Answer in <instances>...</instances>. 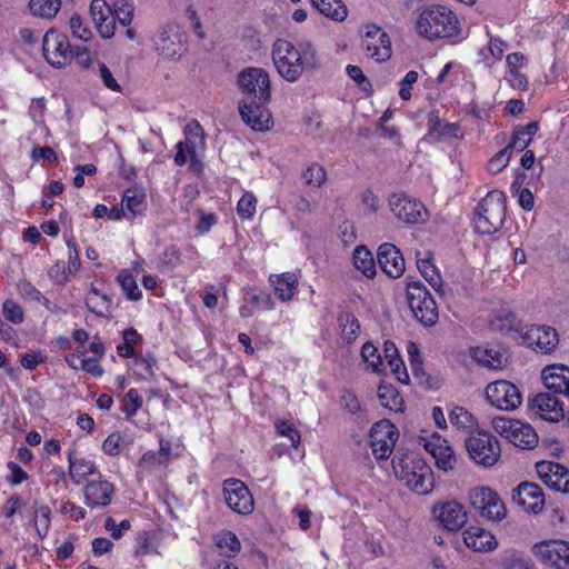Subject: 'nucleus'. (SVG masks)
I'll return each mask as SVG.
<instances>
[{
    "instance_id": "1",
    "label": "nucleus",
    "mask_w": 569,
    "mask_h": 569,
    "mask_svg": "<svg viewBox=\"0 0 569 569\" xmlns=\"http://www.w3.org/2000/svg\"><path fill=\"white\" fill-rule=\"evenodd\" d=\"M272 60L277 72L288 82H297L305 72L320 67V58L313 43L302 40L292 43L278 39L272 46Z\"/></svg>"
},
{
    "instance_id": "2",
    "label": "nucleus",
    "mask_w": 569,
    "mask_h": 569,
    "mask_svg": "<svg viewBox=\"0 0 569 569\" xmlns=\"http://www.w3.org/2000/svg\"><path fill=\"white\" fill-rule=\"evenodd\" d=\"M393 471L397 478L418 495H429L435 488L431 467L415 455L395 457Z\"/></svg>"
},
{
    "instance_id": "3",
    "label": "nucleus",
    "mask_w": 569,
    "mask_h": 569,
    "mask_svg": "<svg viewBox=\"0 0 569 569\" xmlns=\"http://www.w3.org/2000/svg\"><path fill=\"white\" fill-rule=\"evenodd\" d=\"M417 31L429 40L448 38L458 33L459 21L449 8L431 6L420 13L417 20Z\"/></svg>"
},
{
    "instance_id": "4",
    "label": "nucleus",
    "mask_w": 569,
    "mask_h": 569,
    "mask_svg": "<svg viewBox=\"0 0 569 569\" xmlns=\"http://www.w3.org/2000/svg\"><path fill=\"white\" fill-rule=\"evenodd\" d=\"M506 219V196L502 191L493 190L479 202L475 228L482 234H491L498 231Z\"/></svg>"
},
{
    "instance_id": "5",
    "label": "nucleus",
    "mask_w": 569,
    "mask_h": 569,
    "mask_svg": "<svg viewBox=\"0 0 569 569\" xmlns=\"http://www.w3.org/2000/svg\"><path fill=\"white\" fill-rule=\"evenodd\" d=\"M177 152L174 163L184 166L190 159V167L198 170L201 166V157L206 150L204 131L200 123L196 120L190 121L184 127V140L179 141L176 146Z\"/></svg>"
},
{
    "instance_id": "6",
    "label": "nucleus",
    "mask_w": 569,
    "mask_h": 569,
    "mask_svg": "<svg viewBox=\"0 0 569 569\" xmlns=\"http://www.w3.org/2000/svg\"><path fill=\"white\" fill-rule=\"evenodd\" d=\"M465 443L470 459L485 468L495 466L501 456L499 441L488 431H471Z\"/></svg>"
},
{
    "instance_id": "7",
    "label": "nucleus",
    "mask_w": 569,
    "mask_h": 569,
    "mask_svg": "<svg viewBox=\"0 0 569 569\" xmlns=\"http://www.w3.org/2000/svg\"><path fill=\"white\" fill-rule=\"evenodd\" d=\"M407 299L413 317L423 326H433L438 319L437 305L420 281L407 284Z\"/></svg>"
},
{
    "instance_id": "8",
    "label": "nucleus",
    "mask_w": 569,
    "mask_h": 569,
    "mask_svg": "<svg viewBox=\"0 0 569 569\" xmlns=\"http://www.w3.org/2000/svg\"><path fill=\"white\" fill-rule=\"evenodd\" d=\"M238 86L246 96L244 101L269 102L271 99L270 77L262 68L243 69L238 76Z\"/></svg>"
},
{
    "instance_id": "9",
    "label": "nucleus",
    "mask_w": 569,
    "mask_h": 569,
    "mask_svg": "<svg viewBox=\"0 0 569 569\" xmlns=\"http://www.w3.org/2000/svg\"><path fill=\"white\" fill-rule=\"evenodd\" d=\"M493 429L510 443L522 449H532L538 443L533 428L520 420L499 417L493 419Z\"/></svg>"
},
{
    "instance_id": "10",
    "label": "nucleus",
    "mask_w": 569,
    "mask_h": 569,
    "mask_svg": "<svg viewBox=\"0 0 569 569\" xmlns=\"http://www.w3.org/2000/svg\"><path fill=\"white\" fill-rule=\"evenodd\" d=\"M472 508L489 521H500L507 515V509L499 495L489 487H476L469 491Z\"/></svg>"
},
{
    "instance_id": "11",
    "label": "nucleus",
    "mask_w": 569,
    "mask_h": 569,
    "mask_svg": "<svg viewBox=\"0 0 569 569\" xmlns=\"http://www.w3.org/2000/svg\"><path fill=\"white\" fill-rule=\"evenodd\" d=\"M388 204L393 216L408 224L422 223L427 220V209L423 203L406 193H392Z\"/></svg>"
},
{
    "instance_id": "12",
    "label": "nucleus",
    "mask_w": 569,
    "mask_h": 569,
    "mask_svg": "<svg viewBox=\"0 0 569 569\" xmlns=\"http://www.w3.org/2000/svg\"><path fill=\"white\" fill-rule=\"evenodd\" d=\"M370 446L377 459H388L399 438L397 427L387 419L376 422L370 429Z\"/></svg>"
},
{
    "instance_id": "13",
    "label": "nucleus",
    "mask_w": 569,
    "mask_h": 569,
    "mask_svg": "<svg viewBox=\"0 0 569 569\" xmlns=\"http://www.w3.org/2000/svg\"><path fill=\"white\" fill-rule=\"evenodd\" d=\"M42 51L47 62L56 68L66 67L72 59V50L67 36L54 29L44 33Z\"/></svg>"
},
{
    "instance_id": "14",
    "label": "nucleus",
    "mask_w": 569,
    "mask_h": 569,
    "mask_svg": "<svg viewBox=\"0 0 569 569\" xmlns=\"http://www.w3.org/2000/svg\"><path fill=\"white\" fill-rule=\"evenodd\" d=\"M488 402L500 410H513L522 402V396L518 387L507 380H498L489 383L485 390Z\"/></svg>"
},
{
    "instance_id": "15",
    "label": "nucleus",
    "mask_w": 569,
    "mask_h": 569,
    "mask_svg": "<svg viewBox=\"0 0 569 569\" xmlns=\"http://www.w3.org/2000/svg\"><path fill=\"white\" fill-rule=\"evenodd\" d=\"M222 490L224 501L232 511L242 516H248L253 511V497L243 481L236 478L226 479Z\"/></svg>"
},
{
    "instance_id": "16",
    "label": "nucleus",
    "mask_w": 569,
    "mask_h": 569,
    "mask_svg": "<svg viewBox=\"0 0 569 569\" xmlns=\"http://www.w3.org/2000/svg\"><path fill=\"white\" fill-rule=\"evenodd\" d=\"M537 558L553 569H569V543L562 540L541 541L533 546Z\"/></svg>"
},
{
    "instance_id": "17",
    "label": "nucleus",
    "mask_w": 569,
    "mask_h": 569,
    "mask_svg": "<svg viewBox=\"0 0 569 569\" xmlns=\"http://www.w3.org/2000/svg\"><path fill=\"white\" fill-rule=\"evenodd\" d=\"M186 37L178 24H167L154 38L156 50L164 59L181 57Z\"/></svg>"
},
{
    "instance_id": "18",
    "label": "nucleus",
    "mask_w": 569,
    "mask_h": 569,
    "mask_svg": "<svg viewBox=\"0 0 569 569\" xmlns=\"http://www.w3.org/2000/svg\"><path fill=\"white\" fill-rule=\"evenodd\" d=\"M362 47L366 54L377 62L386 61L391 57L390 38L387 32L378 26L371 24L366 27Z\"/></svg>"
},
{
    "instance_id": "19",
    "label": "nucleus",
    "mask_w": 569,
    "mask_h": 569,
    "mask_svg": "<svg viewBox=\"0 0 569 569\" xmlns=\"http://www.w3.org/2000/svg\"><path fill=\"white\" fill-rule=\"evenodd\" d=\"M422 441L425 449L433 457L437 468L446 472L455 469L457 458L446 439L435 432L428 438H422Z\"/></svg>"
},
{
    "instance_id": "20",
    "label": "nucleus",
    "mask_w": 569,
    "mask_h": 569,
    "mask_svg": "<svg viewBox=\"0 0 569 569\" xmlns=\"http://www.w3.org/2000/svg\"><path fill=\"white\" fill-rule=\"evenodd\" d=\"M539 478L549 488L569 493V471L560 463L552 461H540L536 465Z\"/></svg>"
},
{
    "instance_id": "21",
    "label": "nucleus",
    "mask_w": 569,
    "mask_h": 569,
    "mask_svg": "<svg viewBox=\"0 0 569 569\" xmlns=\"http://www.w3.org/2000/svg\"><path fill=\"white\" fill-rule=\"evenodd\" d=\"M432 511L440 525L449 531L462 528L468 520L465 507L458 501L436 505Z\"/></svg>"
},
{
    "instance_id": "22",
    "label": "nucleus",
    "mask_w": 569,
    "mask_h": 569,
    "mask_svg": "<svg viewBox=\"0 0 569 569\" xmlns=\"http://www.w3.org/2000/svg\"><path fill=\"white\" fill-rule=\"evenodd\" d=\"M523 343L541 352L552 351L558 342L556 330L547 326H530L522 332Z\"/></svg>"
},
{
    "instance_id": "23",
    "label": "nucleus",
    "mask_w": 569,
    "mask_h": 569,
    "mask_svg": "<svg viewBox=\"0 0 569 569\" xmlns=\"http://www.w3.org/2000/svg\"><path fill=\"white\" fill-rule=\"evenodd\" d=\"M267 102L242 101L239 111L242 120L253 130H268L272 124L270 111L264 107Z\"/></svg>"
},
{
    "instance_id": "24",
    "label": "nucleus",
    "mask_w": 569,
    "mask_h": 569,
    "mask_svg": "<svg viewBox=\"0 0 569 569\" xmlns=\"http://www.w3.org/2000/svg\"><path fill=\"white\" fill-rule=\"evenodd\" d=\"M531 411L540 419L558 422L565 417L561 401L550 393H538L529 403Z\"/></svg>"
},
{
    "instance_id": "25",
    "label": "nucleus",
    "mask_w": 569,
    "mask_h": 569,
    "mask_svg": "<svg viewBox=\"0 0 569 569\" xmlns=\"http://www.w3.org/2000/svg\"><path fill=\"white\" fill-rule=\"evenodd\" d=\"M512 499L527 511L538 513L543 509L542 489L533 482H521L512 493Z\"/></svg>"
},
{
    "instance_id": "26",
    "label": "nucleus",
    "mask_w": 569,
    "mask_h": 569,
    "mask_svg": "<svg viewBox=\"0 0 569 569\" xmlns=\"http://www.w3.org/2000/svg\"><path fill=\"white\" fill-rule=\"evenodd\" d=\"M378 263L382 271L391 278H399L405 272V259L400 250L392 243H382L378 249Z\"/></svg>"
},
{
    "instance_id": "27",
    "label": "nucleus",
    "mask_w": 569,
    "mask_h": 569,
    "mask_svg": "<svg viewBox=\"0 0 569 569\" xmlns=\"http://www.w3.org/2000/svg\"><path fill=\"white\" fill-rule=\"evenodd\" d=\"M90 14L99 34L103 39L112 38L116 31V20L111 6H109L104 0H92L90 4Z\"/></svg>"
},
{
    "instance_id": "28",
    "label": "nucleus",
    "mask_w": 569,
    "mask_h": 569,
    "mask_svg": "<svg viewBox=\"0 0 569 569\" xmlns=\"http://www.w3.org/2000/svg\"><path fill=\"white\" fill-rule=\"evenodd\" d=\"M114 488L113 485L107 480H93L86 485L84 503L88 507H106L111 502Z\"/></svg>"
},
{
    "instance_id": "29",
    "label": "nucleus",
    "mask_w": 569,
    "mask_h": 569,
    "mask_svg": "<svg viewBox=\"0 0 569 569\" xmlns=\"http://www.w3.org/2000/svg\"><path fill=\"white\" fill-rule=\"evenodd\" d=\"M541 378L547 389L565 395L569 386V368L563 365L547 366L541 371Z\"/></svg>"
},
{
    "instance_id": "30",
    "label": "nucleus",
    "mask_w": 569,
    "mask_h": 569,
    "mask_svg": "<svg viewBox=\"0 0 569 569\" xmlns=\"http://www.w3.org/2000/svg\"><path fill=\"white\" fill-rule=\"evenodd\" d=\"M463 542L473 551H490L498 545L490 531L476 526L463 531Z\"/></svg>"
},
{
    "instance_id": "31",
    "label": "nucleus",
    "mask_w": 569,
    "mask_h": 569,
    "mask_svg": "<svg viewBox=\"0 0 569 569\" xmlns=\"http://www.w3.org/2000/svg\"><path fill=\"white\" fill-rule=\"evenodd\" d=\"M471 358L480 366L497 370L505 367L506 356L498 347L479 346L470 350Z\"/></svg>"
},
{
    "instance_id": "32",
    "label": "nucleus",
    "mask_w": 569,
    "mask_h": 569,
    "mask_svg": "<svg viewBox=\"0 0 569 569\" xmlns=\"http://www.w3.org/2000/svg\"><path fill=\"white\" fill-rule=\"evenodd\" d=\"M86 306L94 315L108 317L111 313L112 300L107 292L92 283L86 297Z\"/></svg>"
},
{
    "instance_id": "33",
    "label": "nucleus",
    "mask_w": 569,
    "mask_h": 569,
    "mask_svg": "<svg viewBox=\"0 0 569 569\" xmlns=\"http://www.w3.org/2000/svg\"><path fill=\"white\" fill-rule=\"evenodd\" d=\"M270 282L274 292L282 301H289L293 298L298 288V278L295 273L286 272L279 276H271Z\"/></svg>"
},
{
    "instance_id": "34",
    "label": "nucleus",
    "mask_w": 569,
    "mask_h": 569,
    "mask_svg": "<svg viewBox=\"0 0 569 569\" xmlns=\"http://www.w3.org/2000/svg\"><path fill=\"white\" fill-rule=\"evenodd\" d=\"M69 476L76 485H80L87 476L98 472L96 463L89 459L76 458L72 452H68Z\"/></svg>"
},
{
    "instance_id": "35",
    "label": "nucleus",
    "mask_w": 569,
    "mask_h": 569,
    "mask_svg": "<svg viewBox=\"0 0 569 569\" xmlns=\"http://www.w3.org/2000/svg\"><path fill=\"white\" fill-rule=\"evenodd\" d=\"M429 136L437 140L458 138L459 126L452 122L441 121L436 113H430L428 120Z\"/></svg>"
},
{
    "instance_id": "36",
    "label": "nucleus",
    "mask_w": 569,
    "mask_h": 569,
    "mask_svg": "<svg viewBox=\"0 0 569 569\" xmlns=\"http://www.w3.org/2000/svg\"><path fill=\"white\" fill-rule=\"evenodd\" d=\"M417 267L421 276L429 282V284L437 291H441L442 279L437 269L432 263V256L430 252H426L425 257L417 259Z\"/></svg>"
},
{
    "instance_id": "37",
    "label": "nucleus",
    "mask_w": 569,
    "mask_h": 569,
    "mask_svg": "<svg viewBox=\"0 0 569 569\" xmlns=\"http://www.w3.org/2000/svg\"><path fill=\"white\" fill-rule=\"evenodd\" d=\"M146 200V194L142 190L137 188H130L126 190L122 196V214L127 219H132L140 211L143 202Z\"/></svg>"
},
{
    "instance_id": "38",
    "label": "nucleus",
    "mask_w": 569,
    "mask_h": 569,
    "mask_svg": "<svg viewBox=\"0 0 569 569\" xmlns=\"http://www.w3.org/2000/svg\"><path fill=\"white\" fill-rule=\"evenodd\" d=\"M313 7L327 18L343 21L348 10L341 0H310Z\"/></svg>"
},
{
    "instance_id": "39",
    "label": "nucleus",
    "mask_w": 569,
    "mask_h": 569,
    "mask_svg": "<svg viewBox=\"0 0 569 569\" xmlns=\"http://www.w3.org/2000/svg\"><path fill=\"white\" fill-rule=\"evenodd\" d=\"M538 129L539 124L536 121L517 128L513 131L511 141L507 147L510 148L511 151L515 149L518 151L525 150L529 146L532 137L537 133Z\"/></svg>"
},
{
    "instance_id": "40",
    "label": "nucleus",
    "mask_w": 569,
    "mask_h": 569,
    "mask_svg": "<svg viewBox=\"0 0 569 569\" xmlns=\"http://www.w3.org/2000/svg\"><path fill=\"white\" fill-rule=\"evenodd\" d=\"M353 264L368 278H372L376 274V264L372 253L365 246H358L355 249Z\"/></svg>"
},
{
    "instance_id": "41",
    "label": "nucleus",
    "mask_w": 569,
    "mask_h": 569,
    "mask_svg": "<svg viewBox=\"0 0 569 569\" xmlns=\"http://www.w3.org/2000/svg\"><path fill=\"white\" fill-rule=\"evenodd\" d=\"M61 8V0H30V12L39 18L52 19Z\"/></svg>"
},
{
    "instance_id": "42",
    "label": "nucleus",
    "mask_w": 569,
    "mask_h": 569,
    "mask_svg": "<svg viewBox=\"0 0 569 569\" xmlns=\"http://www.w3.org/2000/svg\"><path fill=\"white\" fill-rule=\"evenodd\" d=\"M216 546L223 556L229 558L237 555L241 549L238 537L229 530L221 531L216 536Z\"/></svg>"
},
{
    "instance_id": "43",
    "label": "nucleus",
    "mask_w": 569,
    "mask_h": 569,
    "mask_svg": "<svg viewBox=\"0 0 569 569\" xmlns=\"http://www.w3.org/2000/svg\"><path fill=\"white\" fill-rule=\"evenodd\" d=\"M34 528L40 539L48 536L51 525V510L47 505H34Z\"/></svg>"
},
{
    "instance_id": "44",
    "label": "nucleus",
    "mask_w": 569,
    "mask_h": 569,
    "mask_svg": "<svg viewBox=\"0 0 569 569\" xmlns=\"http://www.w3.org/2000/svg\"><path fill=\"white\" fill-rule=\"evenodd\" d=\"M450 422L458 429L475 431L477 419L463 407H455L449 413Z\"/></svg>"
},
{
    "instance_id": "45",
    "label": "nucleus",
    "mask_w": 569,
    "mask_h": 569,
    "mask_svg": "<svg viewBox=\"0 0 569 569\" xmlns=\"http://www.w3.org/2000/svg\"><path fill=\"white\" fill-rule=\"evenodd\" d=\"M117 281L129 300L137 301L142 298V292L129 271L121 270L117 276Z\"/></svg>"
},
{
    "instance_id": "46",
    "label": "nucleus",
    "mask_w": 569,
    "mask_h": 569,
    "mask_svg": "<svg viewBox=\"0 0 569 569\" xmlns=\"http://www.w3.org/2000/svg\"><path fill=\"white\" fill-rule=\"evenodd\" d=\"M378 397L381 405L392 411H399L402 409V397L391 386H380L378 389Z\"/></svg>"
},
{
    "instance_id": "47",
    "label": "nucleus",
    "mask_w": 569,
    "mask_h": 569,
    "mask_svg": "<svg viewBox=\"0 0 569 569\" xmlns=\"http://www.w3.org/2000/svg\"><path fill=\"white\" fill-rule=\"evenodd\" d=\"M111 9L114 20L118 21L121 26L127 27L131 23L134 7L130 0H114Z\"/></svg>"
},
{
    "instance_id": "48",
    "label": "nucleus",
    "mask_w": 569,
    "mask_h": 569,
    "mask_svg": "<svg viewBox=\"0 0 569 569\" xmlns=\"http://www.w3.org/2000/svg\"><path fill=\"white\" fill-rule=\"evenodd\" d=\"M339 322L342 338L348 342L353 341L360 331V325L355 315L350 312L342 313Z\"/></svg>"
},
{
    "instance_id": "49",
    "label": "nucleus",
    "mask_w": 569,
    "mask_h": 569,
    "mask_svg": "<svg viewBox=\"0 0 569 569\" xmlns=\"http://www.w3.org/2000/svg\"><path fill=\"white\" fill-rule=\"evenodd\" d=\"M506 569H537L532 560L517 550H510L505 555Z\"/></svg>"
},
{
    "instance_id": "50",
    "label": "nucleus",
    "mask_w": 569,
    "mask_h": 569,
    "mask_svg": "<svg viewBox=\"0 0 569 569\" xmlns=\"http://www.w3.org/2000/svg\"><path fill=\"white\" fill-rule=\"evenodd\" d=\"M361 357L363 361L367 363L368 368L373 372H379L383 365L380 353L378 352V348L373 346L371 342H366L361 348Z\"/></svg>"
},
{
    "instance_id": "51",
    "label": "nucleus",
    "mask_w": 569,
    "mask_h": 569,
    "mask_svg": "<svg viewBox=\"0 0 569 569\" xmlns=\"http://www.w3.org/2000/svg\"><path fill=\"white\" fill-rule=\"evenodd\" d=\"M302 178L306 184L313 188H320L325 183L327 174L322 166L312 163L303 171Z\"/></svg>"
},
{
    "instance_id": "52",
    "label": "nucleus",
    "mask_w": 569,
    "mask_h": 569,
    "mask_svg": "<svg viewBox=\"0 0 569 569\" xmlns=\"http://www.w3.org/2000/svg\"><path fill=\"white\" fill-rule=\"evenodd\" d=\"M257 198L252 192H244L237 204V212L243 220L251 219L257 211Z\"/></svg>"
},
{
    "instance_id": "53",
    "label": "nucleus",
    "mask_w": 569,
    "mask_h": 569,
    "mask_svg": "<svg viewBox=\"0 0 569 569\" xmlns=\"http://www.w3.org/2000/svg\"><path fill=\"white\" fill-rule=\"evenodd\" d=\"M2 315L6 320L13 325H21L24 321L23 308L12 299H7L3 301Z\"/></svg>"
},
{
    "instance_id": "54",
    "label": "nucleus",
    "mask_w": 569,
    "mask_h": 569,
    "mask_svg": "<svg viewBox=\"0 0 569 569\" xmlns=\"http://www.w3.org/2000/svg\"><path fill=\"white\" fill-rule=\"evenodd\" d=\"M143 400L139 395L138 390L130 389L126 396L122 405V411L126 415L127 419H131L137 411L142 407Z\"/></svg>"
},
{
    "instance_id": "55",
    "label": "nucleus",
    "mask_w": 569,
    "mask_h": 569,
    "mask_svg": "<svg viewBox=\"0 0 569 569\" xmlns=\"http://www.w3.org/2000/svg\"><path fill=\"white\" fill-rule=\"evenodd\" d=\"M156 359L151 356L136 358L133 361V372L143 380H148L153 376V366Z\"/></svg>"
},
{
    "instance_id": "56",
    "label": "nucleus",
    "mask_w": 569,
    "mask_h": 569,
    "mask_svg": "<svg viewBox=\"0 0 569 569\" xmlns=\"http://www.w3.org/2000/svg\"><path fill=\"white\" fill-rule=\"evenodd\" d=\"M97 74L101 79L103 86L114 92H121L122 88L114 78L113 72L103 62L98 63Z\"/></svg>"
},
{
    "instance_id": "57",
    "label": "nucleus",
    "mask_w": 569,
    "mask_h": 569,
    "mask_svg": "<svg viewBox=\"0 0 569 569\" xmlns=\"http://www.w3.org/2000/svg\"><path fill=\"white\" fill-rule=\"evenodd\" d=\"M122 442V436L119 432H112L102 442V451L108 456L117 457L121 452Z\"/></svg>"
},
{
    "instance_id": "58",
    "label": "nucleus",
    "mask_w": 569,
    "mask_h": 569,
    "mask_svg": "<svg viewBox=\"0 0 569 569\" xmlns=\"http://www.w3.org/2000/svg\"><path fill=\"white\" fill-rule=\"evenodd\" d=\"M512 151L510 148L506 147L500 150L495 157H492L488 162V170L491 173L500 172L507 164L511 158Z\"/></svg>"
},
{
    "instance_id": "59",
    "label": "nucleus",
    "mask_w": 569,
    "mask_h": 569,
    "mask_svg": "<svg viewBox=\"0 0 569 569\" xmlns=\"http://www.w3.org/2000/svg\"><path fill=\"white\" fill-rule=\"evenodd\" d=\"M70 29L72 31V34L82 40V41H89L92 37V32L90 29L83 23V20L80 16L74 14L70 18Z\"/></svg>"
},
{
    "instance_id": "60",
    "label": "nucleus",
    "mask_w": 569,
    "mask_h": 569,
    "mask_svg": "<svg viewBox=\"0 0 569 569\" xmlns=\"http://www.w3.org/2000/svg\"><path fill=\"white\" fill-rule=\"evenodd\" d=\"M49 278L56 284H64L70 280V273L66 268V263L63 261H57L48 271Z\"/></svg>"
},
{
    "instance_id": "61",
    "label": "nucleus",
    "mask_w": 569,
    "mask_h": 569,
    "mask_svg": "<svg viewBox=\"0 0 569 569\" xmlns=\"http://www.w3.org/2000/svg\"><path fill=\"white\" fill-rule=\"evenodd\" d=\"M168 459L161 457L158 451H148L139 460V465L142 468L152 469L159 466H167Z\"/></svg>"
},
{
    "instance_id": "62",
    "label": "nucleus",
    "mask_w": 569,
    "mask_h": 569,
    "mask_svg": "<svg viewBox=\"0 0 569 569\" xmlns=\"http://www.w3.org/2000/svg\"><path fill=\"white\" fill-rule=\"evenodd\" d=\"M418 80V72L411 70L406 73L403 79L400 81L399 97L402 100H409L411 98V88Z\"/></svg>"
},
{
    "instance_id": "63",
    "label": "nucleus",
    "mask_w": 569,
    "mask_h": 569,
    "mask_svg": "<svg viewBox=\"0 0 569 569\" xmlns=\"http://www.w3.org/2000/svg\"><path fill=\"white\" fill-rule=\"evenodd\" d=\"M389 367H390V370L392 372V375L396 377V379L403 383V385H409L410 382V377H409V373L407 371V368L405 366V362L401 358L399 359H396V360H390L388 362Z\"/></svg>"
},
{
    "instance_id": "64",
    "label": "nucleus",
    "mask_w": 569,
    "mask_h": 569,
    "mask_svg": "<svg viewBox=\"0 0 569 569\" xmlns=\"http://www.w3.org/2000/svg\"><path fill=\"white\" fill-rule=\"evenodd\" d=\"M360 199L367 213L373 214L378 211L379 198L371 189L363 190L360 194Z\"/></svg>"
}]
</instances>
